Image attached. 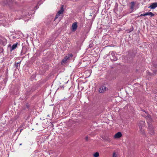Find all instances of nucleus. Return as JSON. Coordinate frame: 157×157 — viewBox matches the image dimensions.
<instances>
[{"label":"nucleus","instance_id":"f257e3e1","mask_svg":"<svg viewBox=\"0 0 157 157\" xmlns=\"http://www.w3.org/2000/svg\"><path fill=\"white\" fill-rule=\"evenodd\" d=\"M142 111L143 112H145L146 113V115L145 116H146V117H145V118H146V120H147V121L148 123V124L149 125V124L150 125H151L150 123V122H151L152 121V120L151 117V116H150L148 114V113H147L146 112H145L144 110H143Z\"/></svg>","mask_w":157,"mask_h":157},{"label":"nucleus","instance_id":"f03ea898","mask_svg":"<svg viewBox=\"0 0 157 157\" xmlns=\"http://www.w3.org/2000/svg\"><path fill=\"white\" fill-rule=\"evenodd\" d=\"M116 53L114 52H112L111 53V57H110L111 59L112 60L115 61L117 60V58L115 56Z\"/></svg>","mask_w":157,"mask_h":157},{"label":"nucleus","instance_id":"7ed1b4c3","mask_svg":"<svg viewBox=\"0 0 157 157\" xmlns=\"http://www.w3.org/2000/svg\"><path fill=\"white\" fill-rule=\"evenodd\" d=\"M147 15L150 16L151 17H152L154 16V14L151 12H148L146 13H144L143 14H141L140 15V16H145Z\"/></svg>","mask_w":157,"mask_h":157},{"label":"nucleus","instance_id":"20e7f679","mask_svg":"<svg viewBox=\"0 0 157 157\" xmlns=\"http://www.w3.org/2000/svg\"><path fill=\"white\" fill-rule=\"evenodd\" d=\"M148 129H149L150 134L151 135H153L154 133V130L151 125H150L149 124Z\"/></svg>","mask_w":157,"mask_h":157},{"label":"nucleus","instance_id":"39448f33","mask_svg":"<svg viewBox=\"0 0 157 157\" xmlns=\"http://www.w3.org/2000/svg\"><path fill=\"white\" fill-rule=\"evenodd\" d=\"M106 89V88L105 86H102L99 88L98 91L100 93H103L105 91Z\"/></svg>","mask_w":157,"mask_h":157},{"label":"nucleus","instance_id":"423d86ee","mask_svg":"<svg viewBox=\"0 0 157 157\" xmlns=\"http://www.w3.org/2000/svg\"><path fill=\"white\" fill-rule=\"evenodd\" d=\"M122 136V133L120 132H118L116 133L114 136V138L115 139H118L120 138Z\"/></svg>","mask_w":157,"mask_h":157},{"label":"nucleus","instance_id":"0eeeda50","mask_svg":"<svg viewBox=\"0 0 157 157\" xmlns=\"http://www.w3.org/2000/svg\"><path fill=\"white\" fill-rule=\"evenodd\" d=\"M7 43V40L5 38L0 39V44L4 46Z\"/></svg>","mask_w":157,"mask_h":157},{"label":"nucleus","instance_id":"6e6552de","mask_svg":"<svg viewBox=\"0 0 157 157\" xmlns=\"http://www.w3.org/2000/svg\"><path fill=\"white\" fill-rule=\"evenodd\" d=\"M157 7V2L152 3L151 5L149 7L150 9H154Z\"/></svg>","mask_w":157,"mask_h":157},{"label":"nucleus","instance_id":"1a4fd4ad","mask_svg":"<svg viewBox=\"0 0 157 157\" xmlns=\"http://www.w3.org/2000/svg\"><path fill=\"white\" fill-rule=\"evenodd\" d=\"M77 22H75L72 24V28L74 31H75L77 29Z\"/></svg>","mask_w":157,"mask_h":157},{"label":"nucleus","instance_id":"9d476101","mask_svg":"<svg viewBox=\"0 0 157 157\" xmlns=\"http://www.w3.org/2000/svg\"><path fill=\"white\" fill-rule=\"evenodd\" d=\"M63 11L64 10H59L56 15L55 19L57 18L60 14H63Z\"/></svg>","mask_w":157,"mask_h":157},{"label":"nucleus","instance_id":"9b49d317","mask_svg":"<svg viewBox=\"0 0 157 157\" xmlns=\"http://www.w3.org/2000/svg\"><path fill=\"white\" fill-rule=\"evenodd\" d=\"M69 57L68 56H66L65 57L64 59H63L61 63L62 64H63V63H66L67 61V60L69 59Z\"/></svg>","mask_w":157,"mask_h":157},{"label":"nucleus","instance_id":"f8f14e48","mask_svg":"<svg viewBox=\"0 0 157 157\" xmlns=\"http://www.w3.org/2000/svg\"><path fill=\"white\" fill-rule=\"evenodd\" d=\"M145 124V123L144 121H140L139 124V126L140 128H142L144 126Z\"/></svg>","mask_w":157,"mask_h":157},{"label":"nucleus","instance_id":"ddd939ff","mask_svg":"<svg viewBox=\"0 0 157 157\" xmlns=\"http://www.w3.org/2000/svg\"><path fill=\"white\" fill-rule=\"evenodd\" d=\"M17 44H18V43H17L15 44H14L12 46V47H11V49H10V51H12L14 50V49H15L17 47Z\"/></svg>","mask_w":157,"mask_h":157},{"label":"nucleus","instance_id":"4468645a","mask_svg":"<svg viewBox=\"0 0 157 157\" xmlns=\"http://www.w3.org/2000/svg\"><path fill=\"white\" fill-rule=\"evenodd\" d=\"M136 4V2H131L130 3V9H131L132 10L133 9L135 5Z\"/></svg>","mask_w":157,"mask_h":157},{"label":"nucleus","instance_id":"2eb2a0df","mask_svg":"<svg viewBox=\"0 0 157 157\" xmlns=\"http://www.w3.org/2000/svg\"><path fill=\"white\" fill-rule=\"evenodd\" d=\"M7 3L6 5H8L9 6H11V4H13L14 2H12V0H7Z\"/></svg>","mask_w":157,"mask_h":157},{"label":"nucleus","instance_id":"dca6fc26","mask_svg":"<svg viewBox=\"0 0 157 157\" xmlns=\"http://www.w3.org/2000/svg\"><path fill=\"white\" fill-rule=\"evenodd\" d=\"M21 62V61L19 62L15 63L14 66L16 68H18V67H20Z\"/></svg>","mask_w":157,"mask_h":157},{"label":"nucleus","instance_id":"f3484780","mask_svg":"<svg viewBox=\"0 0 157 157\" xmlns=\"http://www.w3.org/2000/svg\"><path fill=\"white\" fill-rule=\"evenodd\" d=\"M99 155V153L97 152L93 154V156L94 157H98Z\"/></svg>","mask_w":157,"mask_h":157},{"label":"nucleus","instance_id":"a211bd4d","mask_svg":"<svg viewBox=\"0 0 157 157\" xmlns=\"http://www.w3.org/2000/svg\"><path fill=\"white\" fill-rule=\"evenodd\" d=\"M118 155V153L116 152H114L113 154V157H117Z\"/></svg>","mask_w":157,"mask_h":157},{"label":"nucleus","instance_id":"6ab92c4d","mask_svg":"<svg viewBox=\"0 0 157 157\" xmlns=\"http://www.w3.org/2000/svg\"><path fill=\"white\" fill-rule=\"evenodd\" d=\"M105 140L108 142H110L111 141V139L109 137H107L105 139Z\"/></svg>","mask_w":157,"mask_h":157},{"label":"nucleus","instance_id":"aec40b11","mask_svg":"<svg viewBox=\"0 0 157 157\" xmlns=\"http://www.w3.org/2000/svg\"><path fill=\"white\" fill-rule=\"evenodd\" d=\"M73 56V55L72 54H70L68 55V56L69 57V58L70 57H71Z\"/></svg>","mask_w":157,"mask_h":157},{"label":"nucleus","instance_id":"412c9836","mask_svg":"<svg viewBox=\"0 0 157 157\" xmlns=\"http://www.w3.org/2000/svg\"><path fill=\"white\" fill-rule=\"evenodd\" d=\"M25 54V53H23V50H22L21 53V55L22 56Z\"/></svg>","mask_w":157,"mask_h":157},{"label":"nucleus","instance_id":"4be33fe9","mask_svg":"<svg viewBox=\"0 0 157 157\" xmlns=\"http://www.w3.org/2000/svg\"><path fill=\"white\" fill-rule=\"evenodd\" d=\"M60 10H63V6H61Z\"/></svg>","mask_w":157,"mask_h":157},{"label":"nucleus","instance_id":"5701e85b","mask_svg":"<svg viewBox=\"0 0 157 157\" xmlns=\"http://www.w3.org/2000/svg\"><path fill=\"white\" fill-rule=\"evenodd\" d=\"M86 140H87V139H88V137H86Z\"/></svg>","mask_w":157,"mask_h":157},{"label":"nucleus","instance_id":"b1692460","mask_svg":"<svg viewBox=\"0 0 157 157\" xmlns=\"http://www.w3.org/2000/svg\"><path fill=\"white\" fill-rule=\"evenodd\" d=\"M22 145V144H20V145Z\"/></svg>","mask_w":157,"mask_h":157}]
</instances>
